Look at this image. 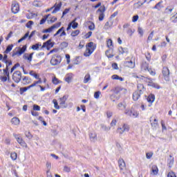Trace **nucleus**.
I'll return each mask as SVG.
<instances>
[{
	"instance_id": "obj_34",
	"label": "nucleus",
	"mask_w": 177,
	"mask_h": 177,
	"mask_svg": "<svg viewBox=\"0 0 177 177\" xmlns=\"http://www.w3.org/2000/svg\"><path fill=\"white\" fill-rule=\"evenodd\" d=\"M118 109H119V110H125V109H127V104L120 102L118 104Z\"/></svg>"
},
{
	"instance_id": "obj_55",
	"label": "nucleus",
	"mask_w": 177,
	"mask_h": 177,
	"mask_svg": "<svg viewBox=\"0 0 177 177\" xmlns=\"http://www.w3.org/2000/svg\"><path fill=\"white\" fill-rule=\"evenodd\" d=\"M88 29L91 31H93V30H95V24H93V22H91V24L88 26Z\"/></svg>"
},
{
	"instance_id": "obj_51",
	"label": "nucleus",
	"mask_w": 177,
	"mask_h": 177,
	"mask_svg": "<svg viewBox=\"0 0 177 177\" xmlns=\"http://www.w3.org/2000/svg\"><path fill=\"white\" fill-rule=\"evenodd\" d=\"M0 80L1 81H2V82H6L8 80H9V79L8 78V76H1Z\"/></svg>"
},
{
	"instance_id": "obj_58",
	"label": "nucleus",
	"mask_w": 177,
	"mask_h": 177,
	"mask_svg": "<svg viewBox=\"0 0 177 177\" xmlns=\"http://www.w3.org/2000/svg\"><path fill=\"white\" fill-rule=\"evenodd\" d=\"M117 125V119H113L111 122V127H115Z\"/></svg>"
},
{
	"instance_id": "obj_16",
	"label": "nucleus",
	"mask_w": 177,
	"mask_h": 177,
	"mask_svg": "<svg viewBox=\"0 0 177 177\" xmlns=\"http://www.w3.org/2000/svg\"><path fill=\"white\" fill-rule=\"evenodd\" d=\"M59 34H60L59 37H64L65 35H66V32L64 31V27H62L61 28H59L54 35V37H57V35H59Z\"/></svg>"
},
{
	"instance_id": "obj_35",
	"label": "nucleus",
	"mask_w": 177,
	"mask_h": 177,
	"mask_svg": "<svg viewBox=\"0 0 177 177\" xmlns=\"http://www.w3.org/2000/svg\"><path fill=\"white\" fill-rule=\"evenodd\" d=\"M89 81H91V75L89 73H87L84 77V84H88Z\"/></svg>"
},
{
	"instance_id": "obj_2",
	"label": "nucleus",
	"mask_w": 177,
	"mask_h": 177,
	"mask_svg": "<svg viewBox=\"0 0 177 177\" xmlns=\"http://www.w3.org/2000/svg\"><path fill=\"white\" fill-rule=\"evenodd\" d=\"M118 165L120 172L124 174V175H127V165L125 164L124 159L120 158L118 160Z\"/></svg>"
},
{
	"instance_id": "obj_56",
	"label": "nucleus",
	"mask_w": 177,
	"mask_h": 177,
	"mask_svg": "<svg viewBox=\"0 0 177 177\" xmlns=\"http://www.w3.org/2000/svg\"><path fill=\"white\" fill-rule=\"evenodd\" d=\"M107 46H108V48H110L111 46H113V40H111V39H108Z\"/></svg>"
},
{
	"instance_id": "obj_14",
	"label": "nucleus",
	"mask_w": 177,
	"mask_h": 177,
	"mask_svg": "<svg viewBox=\"0 0 177 177\" xmlns=\"http://www.w3.org/2000/svg\"><path fill=\"white\" fill-rule=\"evenodd\" d=\"M62 62L60 57H53L50 60V64L52 66H57Z\"/></svg>"
},
{
	"instance_id": "obj_25",
	"label": "nucleus",
	"mask_w": 177,
	"mask_h": 177,
	"mask_svg": "<svg viewBox=\"0 0 177 177\" xmlns=\"http://www.w3.org/2000/svg\"><path fill=\"white\" fill-rule=\"evenodd\" d=\"M130 117H132L133 118H138L139 117V112L134 110H131Z\"/></svg>"
},
{
	"instance_id": "obj_3",
	"label": "nucleus",
	"mask_w": 177,
	"mask_h": 177,
	"mask_svg": "<svg viewBox=\"0 0 177 177\" xmlns=\"http://www.w3.org/2000/svg\"><path fill=\"white\" fill-rule=\"evenodd\" d=\"M13 136H14V138H15L17 143H19V145H20V146L27 149V147H28L27 143L26 142V141H24V140H23V138H21L20 136V134L14 133Z\"/></svg>"
},
{
	"instance_id": "obj_45",
	"label": "nucleus",
	"mask_w": 177,
	"mask_h": 177,
	"mask_svg": "<svg viewBox=\"0 0 177 177\" xmlns=\"http://www.w3.org/2000/svg\"><path fill=\"white\" fill-rule=\"evenodd\" d=\"M50 15H47L44 18L41 19L40 21V24H45V22L46 21L48 17H49Z\"/></svg>"
},
{
	"instance_id": "obj_10",
	"label": "nucleus",
	"mask_w": 177,
	"mask_h": 177,
	"mask_svg": "<svg viewBox=\"0 0 177 177\" xmlns=\"http://www.w3.org/2000/svg\"><path fill=\"white\" fill-rule=\"evenodd\" d=\"M162 73L164 80L167 82L169 81V69L168 67H163Z\"/></svg>"
},
{
	"instance_id": "obj_48",
	"label": "nucleus",
	"mask_w": 177,
	"mask_h": 177,
	"mask_svg": "<svg viewBox=\"0 0 177 177\" xmlns=\"http://www.w3.org/2000/svg\"><path fill=\"white\" fill-rule=\"evenodd\" d=\"M104 19V13L100 12L99 18H98L99 21H103Z\"/></svg>"
},
{
	"instance_id": "obj_52",
	"label": "nucleus",
	"mask_w": 177,
	"mask_h": 177,
	"mask_svg": "<svg viewBox=\"0 0 177 177\" xmlns=\"http://www.w3.org/2000/svg\"><path fill=\"white\" fill-rule=\"evenodd\" d=\"M32 49L33 50H38V49H39V44H35V45H32Z\"/></svg>"
},
{
	"instance_id": "obj_64",
	"label": "nucleus",
	"mask_w": 177,
	"mask_h": 177,
	"mask_svg": "<svg viewBox=\"0 0 177 177\" xmlns=\"http://www.w3.org/2000/svg\"><path fill=\"white\" fill-rule=\"evenodd\" d=\"M71 169L70 167H68V166H64V172H70Z\"/></svg>"
},
{
	"instance_id": "obj_44",
	"label": "nucleus",
	"mask_w": 177,
	"mask_h": 177,
	"mask_svg": "<svg viewBox=\"0 0 177 177\" xmlns=\"http://www.w3.org/2000/svg\"><path fill=\"white\" fill-rule=\"evenodd\" d=\"M80 34V30H73L71 35V37H77Z\"/></svg>"
},
{
	"instance_id": "obj_49",
	"label": "nucleus",
	"mask_w": 177,
	"mask_h": 177,
	"mask_svg": "<svg viewBox=\"0 0 177 177\" xmlns=\"http://www.w3.org/2000/svg\"><path fill=\"white\" fill-rule=\"evenodd\" d=\"M102 94V93L100 91H96L94 93V97L95 99H99V97H100V95Z\"/></svg>"
},
{
	"instance_id": "obj_28",
	"label": "nucleus",
	"mask_w": 177,
	"mask_h": 177,
	"mask_svg": "<svg viewBox=\"0 0 177 177\" xmlns=\"http://www.w3.org/2000/svg\"><path fill=\"white\" fill-rule=\"evenodd\" d=\"M124 53H128V48L120 47L119 48V54L124 55Z\"/></svg>"
},
{
	"instance_id": "obj_40",
	"label": "nucleus",
	"mask_w": 177,
	"mask_h": 177,
	"mask_svg": "<svg viewBox=\"0 0 177 177\" xmlns=\"http://www.w3.org/2000/svg\"><path fill=\"white\" fill-rule=\"evenodd\" d=\"M100 12V13H104L106 12V6H102L97 10V12Z\"/></svg>"
},
{
	"instance_id": "obj_30",
	"label": "nucleus",
	"mask_w": 177,
	"mask_h": 177,
	"mask_svg": "<svg viewBox=\"0 0 177 177\" xmlns=\"http://www.w3.org/2000/svg\"><path fill=\"white\" fill-rule=\"evenodd\" d=\"M155 99H156V97L154 96V95H151L147 97V100L149 103H151H151L154 102Z\"/></svg>"
},
{
	"instance_id": "obj_6",
	"label": "nucleus",
	"mask_w": 177,
	"mask_h": 177,
	"mask_svg": "<svg viewBox=\"0 0 177 177\" xmlns=\"http://www.w3.org/2000/svg\"><path fill=\"white\" fill-rule=\"evenodd\" d=\"M144 81H145V82H147L149 86H152V88L160 89V85L157 84V83H154L151 78L144 77Z\"/></svg>"
},
{
	"instance_id": "obj_5",
	"label": "nucleus",
	"mask_w": 177,
	"mask_h": 177,
	"mask_svg": "<svg viewBox=\"0 0 177 177\" xmlns=\"http://www.w3.org/2000/svg\"><path fill=\"white\" fill-rule=\"evenodd\" d=\"M67 99H68V96L67 95H64L62 97L59 98V103L61 109H67V106H68L67 103H66Z\"/></svg>"
},
{
	"instance_id": "obj_62",
	"label": "nucleus",
	"mask_w": 177,
	"mask_h": 177,
	"mask_svg": "<svg viewBox=\"0 0 177 177\" xmlns=\"http://www.w3.org/2000/svg\"><path fill=\"white\" fill-rule=\"evenodd\" d=\"M53 83L55 84V85H57V84H59V79L54 77L53 79Z\"/></svg>"
},
{
	"instance_id": "obj_9",
	"label": "nucleus",
	"mask_w": 177,
	"mask_h": 177,
	"mask_svg": "<svg viewBox=\"0 0 177 177\" xmlns=\"http://www.w3.org/2000/svg\"><path fill=\"white\" fill-rule=\"evenodd\" d=\"M35 35V30L32 31V32L30 35V32H26L24 37H22L20 39L18 40V43L20 44V42H23L26 38H28L30 39V38H32L34 35Z\"/></svg>"
},
{
	"instance_id": "obj_21",
	"label": "nucleus",
	"mask_w": 177,
	"mask_h": 177,
	"mask_svg": "<svg viewBox=\"0 0 177 177\" xmlns=\"http://www.w3.org/2000/svg\"><path fill=\"white\" fill-rule=\"evenodd\" d=\"M142 93H139V91H136L133 93V100L136 101L139 100V97H140V95Z\"/></svg>"
},
{
	"instance_id": "obj_7",
	"label": "nucleus",
	"mask_w": 177,
	"mask_h": 177,
	"mask_svg": "<svg viewBox=\"0 0 177 177\" xmlns=\"http://www.w3.org/2000/svg\"><path fill=\"white\" fill-rule=\"evenodd\" d=\"M60 26H62L61 22L57 23V24H54L53 26H50V28L43 30L42 32H43V34H46L47 32H52L53 31V30H55L56 28H59V27H60Z\"/></svg>"
},
{
	"instance_id": "obj_22",
	"label": "nucleus",
	"mask_w": 177,
	"mask_h": 177,
	"mask_svg": "<svg viewBox=\"0 0 177 177\" xmlns=\"http://www.w3.org/2000/svg\"><path fill=\"white\" fill-rule=\"evenodd\" d=\"M32 55H34L33 53H30V55L28 53H26L24 55V59L28 60V62H31V60H32Z\"/></svg>"
},
{
	"instance_id": "obj_43",
	"label": "nucleus",
	"mask_w": 177,
	"mask_h": 177,
	"mask_svg": "<svg viewBox=\"0 0 177 177\" xmlns=\"http://www.w3.org/2000/svg\"><path fill=\"white\" fill-rule=\"evenodd\" d=\"M53 102L54 103L55 109H56V110H59L60 109V106H59V104L57 103V100H53Z\"/></svg>"
},
{
	"instance_id": "obj_38",
	"label": "nucleus",
	"mask_w": 177,
	"mask_h": 177,
	"mask_svg": "<svg viewBox=\"0 0 177 177\" xmlns=\"http://www.w3.org/2000/svg\"><path fill=\"white\" fill-rule=\"evenodd\" d=\"M124 90L127 91L125 88H122L121 87H116V88H115L114 92H115V95H118V93H120L121 92V91H124Z\"/></svg>"
},
{
	"instance_id": "obj_36",
	"label": "nucleus",
	"mask_w": 177,
	"mask_h": 177,
	"mask_svg": "<svg viewBox=\"0 0 177 177\" xmlns=\"http://www.w3.org/2000/svg\"><path fill=\"white\" fill-rule=\"evenodd\" d=\"M29 74L32 77H34V78H35L36 80H39V75H38V74H37L35 72H34V71H30L29 72Z\"/></svg>"
},
{
	"instance_id": "obj_59",
	"label": "nucleus",
	"mask_w": 177,
	"mask_h": 177,
	"mask_svg": "<svg viewBox=\"0 0 177 177\" xmlns=\"http://www.w3.org/2000/svg\"><path fill=\"white\" fill-rule=\"evenodd\" d=\"M168 165H169V168H171V167H172V165H174V158H171L169 160Z\"/></svg>"
},
{
	"instance_id": "obj_17",
	"label": "nucleus",
	"mask_w": 177,
	"mask_h": 177,
	"mask_svg": "<svg viewBox=\"0 0 177 177\" xmlns=\"http://www.w3.org/2000/svg\"><path fill=\"white\" fill-rule=\"evenodd\" d=\"M53 7H54V10H53L52 13H57L59 10H60V8H62V2H59L58 4L55 3Z\"/></svg>"
},
{
	"instance_id": "obj_47",
	"label": "nucleus",
	"mask_w": 177,
	"mask_h": 177,
	"mask_svg": "<svg viewBox=\"0 0 177 177\" xmlns=\"http://www.w3.org/2000/svg\"><path fill=\"white\" fill-rule=\"evenodd\" d=\"M17 67H20V64H19V63L15 64L12 67V68H11V70H10V73H13V71L16 70Z\"/></svg>"
},
{
	"instance_id": "obj_57",
	"label": "nucleus",
	"mask_w": 177,
	"mask_h": 177,
	"mask_svg": "<svg viewBox=\"0 0 177 177\" xmlns=\"http://www.w3.org/2000/svg\"><path fill=\"white\" fill-rule=\"evenodd\" d=\"M146 157L148 160H150V158H151V157H153V153H151V152L147 153Z\"/></svg>"
},
{
	"instance_id": "obj_50",
	"label": "nucleus",
	"mask_w": 177,
	"mask_h": 177,
	"mask_svg": "<svg viewBox=\"0 0 177 177\" xmlns=\"http://www.w3.org/2000/svg\"><path fill=\"white\" fill-rule=\"evenodd\" d=\"M41 110V106L37 104L33 105V111H39Z\"/></svg>"
},
{
	"instance_id": "obj_15",
	"label": "nucleus",
	"mask_w": 177,
	"mask_h": 177,
	"mask_svg": "<svg viewBox=\"0 0 177 177\" xmlns=\"http://www.w3.org/2000/svg\"><path fill=\"white\" fill-rule=\"evenodd\" d=\"M19 10H20V7L19 6V3H12V9H11L12 13L16 15V13L19 12Z\"/></svg>"
},
{
	"instance_id": "obj_63",
	"label": "nucleus",
	"mask_w": 177,
	"mask_h": 177,
	"mask_svg": "<svg viewBox=\"0 0 177 177\" xmlns=\"http://www.w3.org/2000/svg\"><path fill=\"white\" fill-rule=\"evenodd\" d=\"M124 114H126V115H129V117H131V110L126 109L124 111Z\"/></svg>"
},
{
	"instance_id": "obj_54",
	"label": "nucleus",
	"mask_w": 177,
	"mask_h": 177,
	"mask_svg": "<svg viewBox=\"0 0 177 177\" xmlns=\"http://www.w3.org/2000/svg\"><path fill=\"white\" fill-rule=\"evenodd\" d=\"M138 20H139V15H134L132 18L133 23H136Z\"/></svg>"
},
{
	"instance_id": "obj_13",
	"label": "nucleus",
	"mask_w": 177,
	"mask_h": 177,
	"mask_svg": "<svg viewBox=\"0 0 177 177\" xmlns=\"http://www.w3.org/2000/svg\"><path fill=\"white\" fill-rule=\"evenodd\" d=\"M150 122L151 125L152 129H158V120H157V118H150Z\"/></svg>"
},
{
	"instance_id": "obj_23",
	"label": "nucleus",
	"mask_w": 177,
	"mask_h": 177,
	"mask_svg": "<svg viewBox=\"0 0 177 177\" xmlns=\"http://www.w3.org/2000/svg\"><path fill=\"white\" fill-rule=\"evenodd\" d=\"M71 80H73V73L67 74L65 77L66 82H68V84H70L71 82Z\"/></svg>"
},
{
	"instance_id": "obj_26",
	"label": "nucleus",
	"mask_w": 177,
	"mask_h": 177,
	"mask_svg": "<svg viewBox=\"0 0 177 177\" xmlns=\"http://www.w3.org/2000/svg\"><path fill=\"white\" fill-rule=\"evenodd\" d=\"M11 123L12 124V125H19L20 124V120L19 119V118H13L11 120Z\"/></svg>"
},
{
	"instance_id": "obj_31",
	"label": "nucleus",
	"mask_w": 177,
	"mask_h": 177,
	"mask_svg": "<svg viewBox=\"0 0 177 177\" xmlns=\"http://www.w3.org/2000/svg\"><path fill=\"white\" fill-rule=\"evenodd\" d=\"M77 19H75L73 21H72L71 23H69L70 24H71V27L72 28H73V30H75V28H77L78 27V23L75 22Z\"/></svg>"
},
{
	"instance_id": "obj_60",
	"label": "nucleus",
	"mask_w": 177,
	"mask_h": 177,
	"mask_svg": "<svg viewBox=\"0 0 177 177\" xmlns=\"http://www.w3.org/2000/svg\"><path fill=\"white\" fill-rule=\"evenodd\" d=\"M138 33L140 35V37H143V29L140 27L138 29Z\"/></svg>"
},
{
	"instance_id": "obj_29",
	"label": "nucleus",
	"mask_w": 177,
	"mask_h": 177,
	"mask_svg": "<svg viewBox=\"0 0 177 177\" xmlns=\"http://www.w3.org/2000/svg\"><path fill=\"white\" fill-rule=\"evenodd\" d=\"M100 127L101 129H102V131H104V132H109V131L111 129V127H107L104 124H101Z\"/></svg>"
},
{
	"instance_id": "obj_20",
	"label": "nucleus",
	"mask_w": 177,
	"mask_h": 177,
	"mask_svg": "<svg viewBox=\"0 0 177 177\" xmlns=\"http://www.w3.org/2000/svg\"><path fill=\"white\" fill-rule=\"evenodd\" d=\"M22 81L24 85H28V84H31V79L26 76L23 77Z\"/></svg>"
},
{
	"instance_id": "obj_8",
	"label": "nucleus",
	"mask_w": 177,
	"mask_h": 177,
	"mask_svg": "<svg viewBox=\"0 0 177 177\" xmlns=\"http://www.w3.org/2000/svg\"><path fill=\"white\" fill-rule=\"evenodd\" d=\"M130 127L128 124H124L122 127H119L117 129V133H120V135H122L124 132H129Z\"/></svg>"
},
{
	"instance_id": "obj_32",
	"label": "nucleus",
	"mask_w": 177,
	"mask_h": 177,
	"mask_svg": "<svg viewBox=\"0 0 177 177\" xmlns=\"http://www.w3.org/2000/svg\"><path fill=\"white\" fill-rule=\"evenodd\" d=\"M4 75H6L8 77V81L10 80V75L9 73V68H6L3 70Z\"/></svg>"
},
{
	"instance_id": "obj_19",
	"label": "nucleus",
	"mask_w": 177,
	"mask_h": 177,
	"mask_svg": "<svg viewBox=\"0 0 177 177\" xmlns=\"http://www.w3.org/2000/svg\"><path fill=\"white\" fill-rule=\"evenodd\" d=\"M151 170V174L153 175H157L158 174V167H157V165H152Z\"/></svg>"
},
{
	"instance_id": "obj_39",
	"label": "nucleus",
	"mask_w": 177,
	"mask_h": 177,
	"mask_svg": "<svg viewBox=\"0 0 177 177\" xmlns=\"http://www.w3.org/2000/svg\"><path fill=\"white\" fill-rule=\"evenodd\" d=\"M10 158L13 161H15V160H17V153L16 152L11 153Z\"/></svg>"
},
{
	"instance_id": "obj_41",
	"label": "nucleus",
	"mask_w": 177,
	"mask_h": 177,
	"mask_svg": "<svg viewBox=\"0 0 177 177\" xmlns=\"http://www.w3.org/2000/svg\"><path fill=\"white\" fill-rule=\"evenodd\" d=\"M52 45V41L50 40H48L46 42L44 43L42 48H46L48 46H50Z\"/></svg>"
},
{
	"instance_id": "obj_33",
	"label": "nucleus",
	"mask_w": 177,
	"mask_h": 177,
	"mask_svg": "<svg viewBox=\"0 0 177 177\" xmlns=\"http://www.w3.org/2000/svg\"><path fill=\"white\" fill-rule=\"evenodd\" d=\"M111 26H113V22L111 21H107L106 22L104 28V30H109V28H111Z\"/></svg>"
},
{
	"instance_id": "obj_37",
	"label": "nucleus",
	"mask_w": 177,
	"mask_h": 177,
	"mask_svg": "<svg viewBox=\"0 0 177 177\" xmlns=\"http://www.w3.org/2000/svg\"><path fill=\"white\" fill-rule=\"evenodd\" d=\"M12 49H13V44H10L9 46H7L6 50L4 51V53L8 54L10 52V50H12Z\"/></svg>"
},
{
	"instance_id": "obj_46",
	"label": "nucleus",
	"mask_w": 177,
	"mask_h": 177,
	"mask_svg": "<svg viewBox=\"0 0 177 177\" xmlns=\"http://www.w3.org/2000/svg\"><path fill=\"white\" fill-rule=\"evenodd\" d=\"M25 136L28 138V139H32V135L31 133H30V131H26Z\"/></svg>"
},
{
	"instance_id": "obj_61",
	"label": "nucleus",
	"mask_w": 177,
	"mask_h": 177,
	"mask_svg": "<svg viewBox=\"0 0 177 177\" xmlns=\"http://www.w3.org/2000/svg\"><path fill=\"white\" fill-rule=\"evenodd\" d=\"M167 177H176V174L171 171L167 174Z\"/></svg>"
},
{
	"instance_id": "obj_42",
	"label": "nucleus",
	"mask_w": 177,
	"mask_h": 177,
	"mask_svg": "<svg viewBox=\"0 0 177 177\" xmlns=\"http://www.w3.org/2000/svg\"><path fill=\"white\" fill-rule=\"evenodd\" d=\"M133 32H135L134 29L128 28L127 30V33L129 35V37H131V35H133Z\"/></svg>"
},
{
	"instance_id": "obj_11",
	"label": "nucleus",
	"mask_w": 177,
	"mask_h": 177,
	"mask_svg": "<svg viewBox=\"0 0 177 177\" xmlns=\"http://www.w3.org/2000/svg\"><path fill=\"white\" fill-rule=\"evenodd\" d=\"M91 142L95 143L97 141V134L95 131H91L88 134Z\"/></svg>"
},
{
	"instance_id": "obj_24",
	"label": "nucleus",
	"mask_w": 177,
	"mask_h": 177,
	"mask_svg": "<svg viewBox=\"0 0 177 177\" xmlns=\"http://www.w3.org/2000/svg\"><path fill=\"white\" fill-rule=\"evenodd\" d=\"M138 91L139 93H142L145 92V86L142 84H138L137 86Z\"/></svg>"
},
{
	"instance_id": "obj_53",
	"label": "nucleus",
	"mask_w": 177,
	"mask_h": 177,
	"mask_svg": "<svg viewBox=\"0 0 177 177\" xmlns=\"http://www.w3.org/2000/svg\"><path fill=\"white\" fill-rule=\"evenodd\" d=\"M34 24V21H29L27 24H26V27L27 28H31V26H32Z\"/></svg>"
},
{
	"instance_id": "obj_12",
	"label": "nucleus",
	"mask_w": 177,
	"mask_h": 177,
	"mask_svg": "<svg viewBox=\"0 0 177 177\" xmlns=\"http://www.w3.org/2000/svg\"><path fill=\"white\" fill-rule=\"evenodd\" d=\"M27 49V46H24L22 48H19V50L14 53H12V56L14 57V56H16L18 55V56H21L23 53L26 52Z\"/></svg>"
},
{
	"instance_id": "obj_18",
	"label": "nucleus",
	"mask_w": 177,
	"mask_h": 177,
	"mask_svg": "<svg viewBox=\"0 0 177 177\" xmlns=\"http://www.w3.org/2000/svg\"><path fill=\"white\" fill-rule=\"evenodd\" d=\"M124 66L129 68H135V62L132 61H125Z\"/></svg>"
},
{
	"instance_id": "obj_27",
	"label": "nucleus",
	"mask_w": 177,
	"mask_h": 177,
	"mask_svg": "<svg viewBox=\"0 0 177 177\" xmlns=\"http://www.w3.org/2000/svg\"><path fill=\"white\" fill-rule=\"evenodd\" d=\"M142 70L144 71H147L149 70V64L146 62H143L142 66H141Z\"/></svg>"
},
{
	"instance_id": "obj_1",
	"label": "nucleus",
	"mask_w": 177,
	"mask_h": 177,
	"mask_svg": "<svg viewBox=\"0 0 177 177\" xmlns=\"http://www.w3.org/2000/svg\"><path fill=\"white\" fill-rule=\"evenodd\" d=\"M95 50V46H93V42H89L86 45V51L84 53V56L86 57H89L91 53H93Z\"/></svg>"
},
{
	"instance_id": "obj_4",
	"label": "nucleus",
	"mask_w": 177,
	"mask_h": 177,
	"mask_svg": "<svg viewBox=\"0 0 177 177\" xmlns=\"http://www.w3.org/2000/svg\"><path fill=\"white\" fill-rule=\"evenodd\" d=\"M12 78L16 84H19V82L21 81V72H20V71H15L12 74Z\"/></svg>"
}]
</instances>
